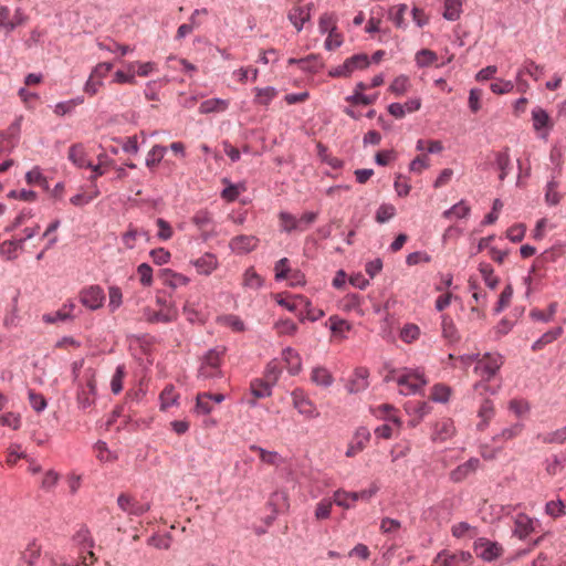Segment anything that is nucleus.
<instances>
[{
	"mask_svg": "<svg viewBox=\"0 0 566 566\" xmlns=\"http://www.w3.org/2000/svg\"><path fill=\"white\" fill-rule=\"evenodd\" d=\"M226 353L224 347H216L210 349L202 359L201 366L198 370L199 379H218L223 377L221 364Z\"/></svg>",
	"mask_w": 566,
	"mask_h": 566,
	"instance_id": "1",
	"label": "nucleus"
},
{
	"mask_svg": "<svg viewBox=\"0 0 566 566\" xmlns=\"http://www.w3.org/2000/svg\"><path fill=\"white\" fill-rule=\"evenodd\" d=\"M502 365L503 357L500 354H486L478 358L474 371L482 377V380L474 385V390L486 389V381L495 376Z\"/></svg>",
	"mask_w": 566,
	"mask_h": 566,
	"instance_id": "2",
	"label": "nucleus"
},
{
	"mask_svg": "<svg viewBox=\"0 0 566 566\" xmlns=\"http://www.w3.org/2000/svg\"><path fill=\"white\" fill-rule=\"evenodd\" d=\"M472 555L464 551H442L432 560L431 566H471Z\"/></svg>",
	"mask_w": 566,
	"mask_h": 566,
	"instance_id": "3",
	"label": "nucleus"
},
{
	"mask_svg": "<svg viewBox=\"0 0 566 566\" xmlns=\"http://www.w3.org/2000/svg\"><path fill=\"white\" fill-rule=\"evenodd\" d=\"M85 385L77 391V403L82 409L91 407L95 402L96 397V373L87 369L84 374Z\"/></svg>",
	"mask_w": 566,
	"mask_h": 566,
	"instance_id": "4",
	"label": "nucleus"
},
{
	"mask_svg": "<svg viewBox=\"0 0 566 566\" xmlns=\"http://www.w3.org/2000/svg\"><path fill=\"white\" fill-rule=\"evenodd\" d=\"M399 391L402 395L417 394L427 384V380L420 371H406L397 377Z\"/></svg>",
	"mask_w": 566,
	"mask_h": 566,
	"instance_id": "5",
	"label": "nucleus"
},
{
	"mask_svg": "<svg viewBox=\"0 0 566 566\" xmlns=\"http://www.w3.org/2000/svg\"><path fill=\"white\" fill-rule=\"evenodd\" d=\"M292 405L298 411L300 415L304 416L307 419H314L318 417V411L315 403L310 399L307 394L301 389L295 388L291 392Z\"/></svg>",
	"mask_w": 566,
	"mask_h": 566,
	"instance_id": "6",
	"label": "nucleus"
},
{
	"mask_svg": "<svg viewBox=\"0 0 566 566\" xmlns=\"http://www.w3.org/2000/svg\"><path fill=\"white\" fill-rule=\"evenodd\" d=\"M369 65V60L366 54H356L348 57L342 65H338L329 71L333 77H347L356 70H363Z\"/></svg>",
	"mask_w": 566,
	"mask_h": 566,
	"instance_id": "7",
	"label": "nucleus"
},
{
	"mask_svg": "<svg viewBox=\"0 0 566 566\" xmlns=\"http://www.w3.org/2000/svg\"><path fill=\"white\" fill-rule=\"evenodd\" d=\"M473 549L475 555L485 562H493L503 554V547L499 543L485 537L478 538L473 544Z\"/></svg>",
	"mask_w": 566,
	"mask_h": 566,
	"instance_id": "8",
	"label": "nucleus"
},
{
	"mask_svg": "<svg viewBox=\"0 0 566 566\" xmlns=\"http://www.w3.org/2000/svg\"><path fill=\"white\" fill-rule=\"evenodd\" d=\"M38 230L39 226L34 228L27 227L21 233L13 234L12 239L2 242V254H6L8 259L17 258L18 251L21 250L22 242L32 238Z\"/></svg>",
	"mask_w": 566,
	"mask_h": 566,
	"instance_id": "9",
	"label": "nucleus"
},
{
	"mask_svg": "<svg viewBox=\"0 0 566 566\" xmlns=\"http://www.w3.org/2000/svg\"><path fill=\"white\" fill-rule=\"evenodd\" d=\"M178 311L172 305H165L158 311L150 307L143 310V317L149 323H170L177 319Z\"/></svg>",
	"mask_w": 566,
	"mask_h": 566,
	"instance_id": "10",
	"label": "nucleus"
},
{
	"mask_svg": "<svg viewBox=\"0 0 566 566\" xmlns=\"http://www.w3.org/2000/svg\"><path fill=\"white\" fill-rule=\"evenodd\" d=\"M118 507L128 515L140 516L150 510L148 503H140L129 494L122 493L117 497Z\"/></svg>",
	"mask_w": 566,
	"mask_h": 566,
	"instance_id": "11",
	"label": "nucleus"
},
{
	"mask_svg": "<svg viewBox=\"0 0 566 566\" xmlns=\"http://www.w3.org/2000/svg\"><path fill=\"white\" fill-rule=\"evenodd\" d=\"M370 437V431L366 427H359L348 444L346 457L353 458L360 453L368 446Z\"/></svg>",
	"mask_w": 566,
	"mask_h": 566,
	"instance_id": "12",
	"label": "nucleus"
},
{
	"mask_svg": "<svg viewBox=\"0 0 566 566\" xmlns=\"http://www.w3.org/2000/svg\"><path fill=\"white\" fill-rule=\"evenodd\" d=\"M80 300L84 306L97 310L103 306L105 294L98 285H92L81 292Z\"/></svg>",
	"mask_w": 566,
	"mask_h": 566,
	"instance_id": "13",
	"label": "nucleus"
},
{
	"mask_svg": "<svg viewBox=\"0 0 566 566\" xmlns=\"http://www.w3.org/2000/svg\"><path fill=\"white\" fill-rule=\"evenodd\" d=\"M369 371L365 367H358L354 370L349 378L346 389L349 394H358L367 389L369 386Z\"/></svg>",
	"mask_w": 566,
	"mask_h": 566,
	"instance_id": "14",
	"label": "nucleus"
},
{
	"mask_svg": "<svg viewBox=\"0 0 566 566\" xmlns=\"http://www.w3.org/2000/svg\"><path fill=\"white\" fill-rule=\"evenodd\" d=\"M313 7V3H307L306 6L303 7H293L290 10L287 18L290 22L295 27L297 32H300L303 29L304 24L311 20Z\"/></svg>",
	"mask_w": 566,
	"mask_h": 566,
	"instance_id": "15",
	"label": "nucleus"
},
{
	"mask_svg": "<svg viewBox=\"0 0 566 566\" xmlns=\"http://www.w3.org/2000/svg\"><path fill=\"white\" fill-rule=\"evenodd\" d=\"M297 303L298 312L296 313V315L298 316L301 322H303L304 319L315 322L324 316V312L322 310L315 308L307 297L298 295Z\"/></svg>",
	"mask_w": 566,
	"mask_h": 566,
	"instance_id": "16",
	"label": "nucleus"
},
{
	"mask_svg": "<svg viewBox=\"0 0 566 566\" xmlns=\"http://www.w3.org/2000/svg\"><path fill=\"white\" fill-rule=\"evenodd\" d=\"M250 392L252 398L248 399V403L251 407H254L259 399L270 397L272 395V385L264 379H253L250 384Z\"/></svg>",
	"mask_w": 566,
	"mask_h": 566,
	"instance_id": "17",
	"label": "nucleus"
},
{
	"mask_svg": "<svg viewBox=\"0 0 566 566\" xmlns=\"http://www.w3.org/2000/svg\"><path fill=\"white\" fill-rule=\"evenodd\" d=\"M535 530V522L528 515L518 513L514 517L513 534L520 539L526 538Z\"/></svg>",
	"mask_w": 566,
	"mask_h": 566,
	"instance_id": "18",
	"label": "nucleus"
},
{
	"mask_svg": "<svg viewBox=\"0 0 566 566\" xmlns=\"http://www.w3.org/2000/svg\"><path fill=\"white\" fill-rule=\"evenodd\" d=\"M454 433L455 427L453 420L450 418H442L441 420L437 421L434 426L432 440L443 442L453 437Z\"/></svg>",
	"mask_w": 566,
	"mask_h": 566,
	"instance_id": "19",
	"label": "nucleus"
},
{
	"mask_svg": "<svg viewBox=\"0 0 566 566\" xmlns=\"http://www.w3.org/2000/svg\"><path fill=\"white\" fill-rule=\"evenodd\" d=\"M69 160L78 168L93 167V164L87 159V153L83 144H74L67 151Z\"/></svg>",
	"mask_w": 566,
	"mask_h": 566,
	"instance_id": "20",
	"label": "nucleus"
},
{
	"mask_svg": "<svg viewBox=\"0 0 566 566\" xmlns=\"http://www.w3.org/2000/svg\"><path fill=\"white\" fill-rule=\"evenodd\" d=\"M311 381L319 387L328 388L334 382V376L324 366H315L312 368L310 374Z\"/></svg>",
	"mask_w": 566,
	"mask_h": 566,
	"instance_id": "21",
	"label": "nucleus"
},
{
	"mask_svg": "<svg viewBox=\"0 0 566 566\" xmlns=\"http://www.w3.org/2000/svg\"><path fill=\"white\" fill-rule=\"evenodd\" d=\"M192 264L199 274L209 275L218 268V259L214 254L205 253L192 261Z\"/></svg>",
	"mask_w": 566,
	"mask_h": 566,
	"instance_id": "22",
	"label": "nucleus"
},
{
	"mask_svg": "<svg viewBox=\"0 0 566 566\" xmlns=\"http://www.w3.org/2000/svg\"><path fill=\"white\" fill-rule=\"evenodd\" d=\"M524 430V424L521 422L513 423L503 428L497 434L493 437L494 443H500L501 447L507 441L514 440L520 437Z\"/></svg>",
	"mask_w": 566,
	"mask_h": 566,
	"instance_id": "23",
	"label": "nucleus"
},
{
	"mask_svg": "<svg viewBox=\"0 0 566 566\" xmlns=\"http://www.w3.org/2000/svg\"><path fill=\"white\" fill-rule=\"evenodd\" d=\"M258 241L253 235H239L231 240L230 247L238 253H248L256 248Z\"/></svg>",
	"mask_w": 566,
	"mask_h": 566,
	"instance_id": "24",
	"label": "nucleus"
},
{
	"mask_svg": "<svg viewBox=\"0 0 566 566\" xmlns=\"http://www.w3.org/2000/svg\"><path fill=\"white\" fill-rule=\"evenodd\" d=\"M159 277L163 284L170 287H179L188 284L189 279L181 273H177L170 269H164L160 271Z\"/></svg>",
	"mask_w": 566,
	"mask_h": 566,
	"instance_id": "25",
	"label": "nucleus"
},
{
	"mask_svg": "<svg viewBox=\"0 0 566 566\" xmlns=\"http://www.w3.org/2000/svg\"><path fill=\"white\" fill-rule=\"evenodd\" d=\"M41 555V545L36 541L30 542L21 553L20 566H33Z\"/></svg>",
	"mask_w": 566,
	"mask_h": 566,
	"instance_id": "26",
	"label": "nucleus"
},
{
	"mask_svg": "<svg viewBox=\"0 0 566 566\" xmlns=\"http://www.w3.org/2000/svg\"><path fill=\"white\" fill-rule=\"evenodd\" d=\"M373 413L380 419L391 421L398 428L401 427L402 421H401L400 417L398 416V411L396 410V408L392 405H388V403L380 405V406L376 407L375 409H373Z\"/></svg>",
	"mask_w": 566,
	"mask_h": 566,
	"instance_id": "27",
	"label": "nucleus"
},
{
	"mask_svg": "<svg viewBox=\"0 0 566 566\" xmlns=\"http://www.w3.org/2000/svg\"><path fill=\"white\" fill-rule=\"evenodd\" d=\"M282 355L289 373L293 376L297 375L302 369V359L300 354L295 349L287 347L283 350Z\"/></svg>",
	"mask_w": 566,
	"mask_h": 566,
	"instance_id": "28",
	"label": "nucleus"
},
{
	"mask_svg": "<svg viewBox=\"0 0 566 566\" xmlns=\"http://www.w3.org/2000/svg\"><path fill=\"white\" fill-rule=\"evenodd\" d=\"M494 415L495 408L493 402L489 399L483 400L478 411V416L481 419L478 423V429L481 431L485 430Z\"/></svg>",
	"mask_w": 566,
	"mask_h": 566,
	"instance_id": "29",
	"label": "nucleus"
},
{
	"mask_svg": "<svg viewBox=\"0 0 566 566\" xmlns=\"http://www.w3.org/2000/svg\"><path fill=\"white\" fill-rule=\"evenodd\" d=\"M536 440L544 444H563L566 442V426L552 432L538 433Z\"/></svg>",
	"mask_w": 566,
	"mask_h": 566,
	"instance_id": "30",
	"label": "nucleus"
},
{
	"mask_svg": "<svg viewBox=\"0 0 566 566\" xmlns=\"http://www.w3.org/2000/svg\"><path fill=\"white\" fill-rule=\"evenodd\" d=\"M250 450L256 452L260 460L265 464L279 467L283 462L282 457L275 451H268L255 444L250 446Z\"/></svg>",
	"mask_w": 566,
	"mask_h": 566,
	"instance_id": "31",
	"label": "nucleus"
},
{
	"mask_svg": "<svg viewBox=\"0 0 566 566\" xmlns=\"http://www.w3.org/2000/svg\"><path fill=\"white\" fill-rule=\"evenodd\" d=\"M471 208L467 201L461 200L453 205L450 209L443 211L442 217L444 219H463L470 214Z\"/></svg>",
	"mask_w": 566,
	"mask_h": 566,
	"instance_id": "32",
	"label": "nucleus"
},
{
	"mask_svg": "<svg viewBox=\"0 0 566 566\" xmlns=\"http://www.w3.org/2000/svg\"><path fill=\"white\" fill-rule=\"evenodd\" d=\"M229 106V102L221 98H210L203 101L199 106L201 114L220 113L224 112Z\"/></svg>",
	"mask_w": 566,
	"mask_h": 566,
	"instance_id": "33",
	"label": "nucleus"
},
{
	"mask_svg": "<svg viewBox=\"0 0 566 566\" xmlns=\"http://www.w3.org/2000/svg\"><path fill=\"white\" fill-rule=\"evenodd\" d=\"M212 410V394L199 392L196 397L195 412L198 415H209Z\"/></svg>",
	"mask_w": 566,
	"mask_h": 566,
	"instance_id": "34",
	"label": "nucleus"
},
{
	"mask_svg": "<svg viewBox=\"0 0 566 566\" xmlns=\"http://www.w3.org/2000/svg\"><path fill=\"white\" fill-rule=\"evenodd\" d=\"M452 395V389L446 384H436L431 388L430 399L434 402L446 403Z\"/></svg>",
	"mask_w": 566,
	"mask_h": 566,
	"instance_id": "35",
	"label": "nucleus"
},
{
	"mask_svg": "<svg viewBox=\"0 0 566 566\" xmlns=\"http://www.w3.org/2000/svg\"><path fill=\"white\" fill-rule=\"evenodd\" d=\"M532 119L533 127L536 132L542 130L543 128H551V118L547 112L541 107H535L532 111Z\"/></svg>",
	"mask_w": 566,
	"mask_h": 566,
	"instance_id": "36",
	"label": "nucleus"
},
{
	"mask_svg": "<svg viewBox=\"0 0 566 566\" xmlns=\"http://www.w3.org/2000/svg\"><path fill=\"white\" fill-rule=\"evenodd\" d=\"M562 334L563 328L559 326L546 332L532 345L533 352L543 349L546 345L556 340Z\"/></svg>",
	"mask_w": 566,
	"mask_h": 566,
	"instance_id": "37",
	"label": "nucleus"
},
{
	"mask_svg": "<svg viewBox=\"0 0 566 566\" xmlns=\"http://www.w3.org/2000/svg\"><path fill=\"white\" fill-rule=\"evenodd\" d=\"M160 409L167 410L171 406L176 405L179 399V394L176 391L172 385H168L164 388L160 394Z\"/></svg>",
	"mask_w": 566,
	"mask_h": 566,
	"instance_id": "38",
	"label": "nucleus"
},
{
	"mask_svg": "<svg viewBox=\"0 0 566 566\" xmlns=\"http://www.w3.org/2000/svg\"><path fill=\"white\" fill-rule=\"evenodd\" d=\"M254 92V104L262 106H268L277 94L276 90L270 86L264 88L256 87Z\"/></svg>",
	"mask_w": 566,
	"mask_h": 566,
	"instance_id": "39",
	"label": "nucleus"
},
{
	"mask_svg": "<svg viewBox=\"0 0 566 566\" xmlns=\"http://www.w3.org/2000/svg\"><path fill=\"white\" fill-rule=\"evenodd\" d=\"M2 28L8 30L14 29L17 25H20L23 22V15L19 9L14 11L12 18L9 17L10 10L7 7H2Z\"/></svg>",
	"mask_w": 566,
	"mask_h": 566,
	"instance_id": "40",
	"label": "nucleus"
},
{
	"mask_svg": "<svg viewBox=\"0 0 566 566\" xmlns=\"http://www.w3.org/2000/svg\"><path fill=\"white\" fill-rule=\"evenodd\" d=\"M407 4H398L389 9V19L399 29H405L407 27L405 21V13L407 12Z\"/></svg>",
	"mask_w": 566,
	"mask_h": 566,
	"instance_id": "41",
	"label": "nucleus"
},
{
	"mask_svg": "<svg viewBox=\"0 0 566 566\" xmlns=\"http://www.w3.org/2000/svg\"><path fill=\"white\" fill-rule=\"evenodd\" d=\"M167 148L161 145H155L147 154L146 166L150 169L155 168L164 158Z\"/></svg>",
	"mask_w": 566,
	"mask_h": 566,
	"instance_id": "42",
	"label": "nucleus"
},
{
	"mask_svg": "<svg viewBox=\"0 0 566 566\" xmlns=\"http://www.w3.org/2000/svg\"><path fill=\"white\" fill-rule=\"evenodd\" d=\"M218 323L238 333L245 329L243 321L239 316L232 314L218 317Z\"/></svg>",
	"mask_w": 566,
	"mask_h": 566,
	"instance_id": "43",
	"label": "nucleus"
},
{
	"mask_svg": "<svg viewBox=\"0 0 566 566\" xmlns=\"http://www.w3.org/2000/svg\"><path fill=\"white\" fill-rule=\"evenodd\" d=\"M242 284L247 289L258 290L263 285V279L254 271L253 268H249L243 274Z\"/></svg>",
	"mask_w": 566,
	"mask_h": 566,
	"instance_id": "44",
	"label": "nucleus"
},
{
	"mask_svg": "<svg viewBox=\"0 0 566 566\" xmlns=\"http://www.w3.org/2000/svg\"><path fill=\"white\" fill-rule=\"evenodd\" d=\"M558 182L551 180L546 185L545 202L549 206H557L562 200V195L557 191Z\"/></svg>",
	"mask_w": 566,
	"mask_h": 566,
	"instance_id": "45",
	"label": "nucleus"
},
{
	"mask_svg": "<svg viewBox=\"0 0 566 566\" xmlns=\"http://www.w3.org/2000/svg\"><path fill=\"white\" fill-rule=\"evenodd\" d=\"M415 60L419 67H427L438 61V55L431 50L422 49L417 52Z\"/></svg>",
	"mask_w": 566,
	"mask_h": 566,
	"instance_id": "46",
	"label": "nucleus"
},
{
	"mask_svg": "<svg viewBox=\"0 0 566 566\" xmlns=\"http://www.w3.org/2000/svg\"><path fill=\"white\" fill-rule=\"evenodd\" d=\"M410 88L409 77L406 75L397 76L389 86L390 92L397 96H401Z\"/></svg>",
	"mask_w": 566,
	"mask_h": 566,
	"instance_id": "47",
	"label": "nucleus"
},
{
	"mask_svg": "<svg viewBox=\"0 0 566 566\" xmlns=\"http://www.w3.org/2000/svg\"><path fill=\"white\" fill-rule=\"evenodd\" d=\"M336 22L334 13H323L318 20V29L322 33H331L337 30Z\"/></svg>",
	"mask_w": 566,
	"mask_h": 566,
	"instance_id": "48",
	"label": "nucleus"
},
{
	"mask_svg": "<svg viewBox=\"0 0 566 566\" xmlns=\"http://www.w3.org/2000/svg\"><path fill=\"white\" fill-rule=\"evenodd\" d=\"M142 234V229L129 224L128 229L122 235V242L127 249H134L136 241Z\"/></svg>",
	"mask_w": 566,
	"mask_h": 566,
	"instance_id": "49",
	"label": "nucleus"
},
{
	"mask_svg": "<svg viewBox=\"0 0 566 566\" xmlns=\"http://www.w3.org/2000/svg\"><path fill=\"white\" fill-rule=\"evenodd\" d=\"M396 216V208L391 203H382L376 211L375 219L378 223H385Z\"/></svg>",
	"mask_w": 566,
	"mask_h": 566,
	"instance_id": "50",
	"label": "nucleus"
},
{
	"mask_svg": "<svg viewBox=\"0 0 566 566\" xmlns=\"http://www.w3.org/2000/svg\"><path fill=\"white\" fill-rule=\"evenodd\" d=\"M279 220L282 231L290 233L294 230H298V221L293 214L289 212H281L279 214Z\"/></svg>",
	"mask_w": 566,
	"mask_h": 566,
	"instance_id": "51",
	"label": "nucleus"
},
{
	"mask_svg": "<svg viewBox=\"0 0 566 566\" xmlns=\"http://www.w3.org/2000/svg\"><path fill=\"white\" fill-rule=\"evenodd\" d=\"M274 300L276 303L283 307H285L287 311L292 313L298 312V294L297 295H291L289 297H284L283 294L279 293L274 295Z\"/></svg>",
	"mask_w": 566,
	"mask_h": 566,
	"instance_id": "52",
	"label": "nucleus"
},
{
	"mask_svg": "<svg viewBox=\"0 0 566 566\" xmlns=\"http://www.w3.org/2000/svg\"><path fill=\"white\" fill-rule=\"evenodd\" d=\"M461 11V2L457 0H447L444 2L443 17L447 20L455 21L457 19H459Z\"/></svg>",
	"mask_w": 566,
	"mask_h": 566,
	"instance_id": "53",
	"label": "nucleus"
},
{
	"mask_svg": "<svg viewBox=\"0 0 566 566\" xmlns=\"http://www.w3.org/2000/svg\"><path fill=\"white\" fill-rule=\"evenodd\" d=\"M274 328L276 329L279 335H290V336L295 335V333L298 329L297 325L289 318L277 321L274 324Z\"/></svg>",
	"mask_w": 566,
	"mask_h": 566,
	"instance_id": "54",
	"label": "nucleus"
},
{
	"mask_svg": "<svg viewBox=\"0 0 566 566\" xmlns=\"http://www.w3.org/2000/svg\"><path fill=\"white\" fill-rule=\"evenodd\" d=\"M451 533L457 538L472 537L475 535V530L467 522H460L451 527Z\"/></svg>",
	"mask_w": 566,
	"mask_h": 566,
	"instance_id": "55",
	"label": "nucleus"
},
{
	"mask_svg": "<svg viewBox=\"0 0 566 566\" xmlns=\"http://www.w3.org/2000/svg\"><path fill=\"white\" fill-rule=\"evenodd\" d=\"M135 66H138L136 74L140 77H146L156 70V64L154 62H132L127 65L128 72H134Z\"/></svg>",
	"mask_w": 566,
	"mask_h": 566,
	"instance_id": "56",
	"label": "nucleus"
},
{
	"mask_svg": "<svg viewBox=\"0 0 566 566\" xmlns=\"http://www.w3.org/2000/svg\"><path fill=\"white\" fill-rule=\"evenodd\" d=\"M565 461L566 459H562L558 455H553L546 460L545 471L551 476L557 475L563 471Z\"/></svg>",
	"mask_w": 566,
	"mask_h": 566,
	"instance_id": "57",
	"label": "nucleus"
},
{
	"mask_svg": "<svg viewBox=\"0 0 566 566\" xmlns=\"http://www.w3.org/2000/svg\"><path fill=\"white\" fill-rule=\"evenodd\" d=\"M480 272H481V275H482L485 284L490 289H495L496 285L499 284V279L494 275L492 266L486 263H481Z\"/></svg>",
	"mask_w": 566,
	"mask_h": 566,
	"instance_id": "58",
	"label": "nucleus"
},
{
	"mask_svg": "<svg viewBox=\"0 0 566 566\" xmlns=\"http://www.w3.org/2000/svg\"><path fill=\"white\" fill-rule=\"evenodd\" d=\"M125 374H126L125 366L124 365L117 366L115 374L113 375L112 380H111V389H112L113 394L117 395L122 391L123 379L125 377Z\"/></svg>",
	"mask_w": 566,
	"mask_h": 566,
	"instance_id": "59",
	"label": "nucleus"
},
{
	"mask_svg": "<svg viewBox=\"0 0 566 566\" xmlns=\"http://www.w3.org/2000/svg\"><path fill=\"white\" fill-rule=\"evenodd\" d=\"M442 335L449 342H457L459 339L455 325L446 316L442 318Z\"/></svg>",
	"mask_w": 566,
	"mask_h": 566,
	"instance_id": "60",
	"label": "nucleus"
},
{
	"mask_svg": "<svg viewBox=\"0 0 566 566\" xmlns=\"http://www.w3.org/2000/svg\"><path fill=\"white\" fill-rule=\"evenodd\" d=\"M509 410L517 418L525 416L530 411L528 403L523 399H512L507 406Z\"/></svg>",
	"mask_w": 566,
	"mask_h": 566,
	"instance_id": "61",
	"label": "nucleus"
},
{
	"mask_svg": "<svg viewBox=\"0 0 566 566\" xmlns=\"http://www.w3.org/2000/svg\"><path fill=\"white\" fill-rule=\"evenodd\" d=\"M20 128H21V117L15 118L13 120V123L8 127L7 133H6V139L8 140V144L10 145V147H13L17 144V142L19 139V135H20Z\"/></svg>",
	"mask_w": 566,
	"mask_h": 566,
	"instance_id": "62",
	"label": "nucleus"
},
{
	"mask_svg": "<svg viewBox=\"0 0 566 566\" xmlns=\"http://www.w3.org/2000/svg\"><path fill=\"white\" fill-rule=\"evenodd\" d=\"M137 274L143 286H150L153 284V269L149 264H139L137 268Z\"/></svg>",
	"mask_w": 566,
	"mask_h": 566,
	"instance_id": "63",
	"label": "nucleus"
},
{
	"mask_svg": "<svg viewBox=\"0 0 566 566\" xmlns=\"http://www.w3.org/2000/svg\"><path fill=\"white\" fill-rule=\"evenodd\" d=\"M156 224L158 227L157 237L159 240L168 241L172 238L174 230H172L171 226L165 219L158 218L156 220Z\"/></svg>",
	"mask_w": 566,
	"mask_h": 566,
	"instance_id": "64",
	"label": "nucleus"
}]
</instances>
